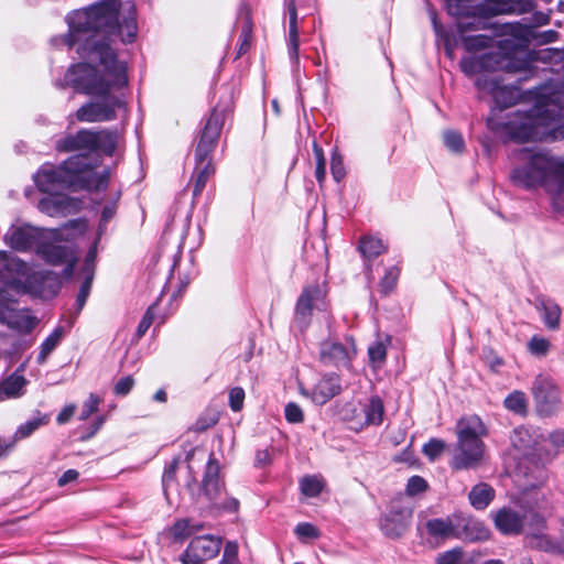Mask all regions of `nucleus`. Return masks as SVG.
<instances>
[{
  "instance_id": "nucleus-1",
  "label": "nucleus",
  "mask_w": 564,
  "mask_h": 564,
  "mask_svg": "<svg viewBox=\"0 0 564 564\" xmlns=\"http://www.w3.org/2000/svg\"><path fill=\"white\" fill-rule=\"evenodd\" d=\"M120 0H101L66 15L68 34L65 44L84 59H97L109 75L107 79L99 69L87 62L72 65L64 80L76 91L93 96L108 97L112 88L128 85V67L118 59L111 42L120 37L123 44L133 43L138 35L137 8L127 2L122 20H119Z\"/></svg>"
},
{
  "instance_id": "nucleus-2",
  "label": "nucleus",
  "mask_w": 564,
  "mask_h": 564,
  "mask_svg": "<svg viewBox=\"0 0 564 564\" xmlns=\"http://www.w3.org/2000/svg\"><path fill=\"white\" fill-rule=\"evenodd\" d=\"M551 59V50L525 52L513 41H500L498 48L484 54L479 61L463 59L460 68L464 74L471 76L478 69L488 72H506L509 74H520L518 83L532 78L536 73V67L532 62Z\"/></svg>"
},
{
  "instance_id": "nucleus-3",
  "label": "nucleus",
  "mask_w": 564,
  "mask_h": 564,
  "mask_svg": "<svg viewBox=\"0 0 564 564\" xmlns=\"http://www.w3.org/2000/svg\"><path fill=\"white\" fill-rule=\"evenodd\" d=\"M535 7L534 0H458L456 10H447L455 18L460 33L485 30L487 20L501 14H523Z\"/></svg>"
},
{
  "instance_id": "nucleus-4",
  "label": "nucleus",
  "mask_w": 564,
  "mask_h": 564,
  "mask_svg": "<svg viewBox=\"0 0 564 564\" xmlns=\"http://www.w3.org/2000/svg\"><path fill=\"white\" fill-rule=\"evenodd\" d=\"M521 154L527 165L512 171L511 178L516 185L525 188L545 186L557 195L564 193V162L529 149H523Z\"/></svg>"
},
{
  "instance_id": "nucleus-5",
  "label": "nucleus",
  "mask_w": 564,
  "mask_h": 564,
  "mask_svg": "<svg viewBox=\"0 0 564 564\" xmlns=\"http://www.w3.org/2000/svg\"><path fill=\"white\" fill-rule=\"evenodd\" d=\"M87 166L83 155H70L58 165L44 163L34 174L33 180L42 193L63 189L79 192L88 185L85 177Z\"/></svg>"
},
{
  "instance_id": "nucleus-6",
  "label": "nucleus",
  "mask_w": 564,
  "mask_h": 564,
  "mask_svg": "<svg viewBox=\"0 0 564 564\" xmlns=\"http://www.w3.org/2000/svg\"><path fill=\"white\" fill-rule=\"evenodd\" d=\"M120 133L116 128L89 129L82 128L75 133H67L55 143L59 153H75L89 160L93 153L112 156L117 150Z\"/></svg>"
},
{
  "instance_id": "nucleus-7",
  "label": "nucleus",
  "mask_w": 564,
  "mask_h": 564,
  "mask_svg": "<svg viewBox=\"0 0 564 564\" xmlns=\"http://www.w3.org/2000/svg\"><path fill=\"white\" fill-rule=\"evenodd\" d=\"M456 454L452 462L455 470L471 469L479 465L485 453L481 437L488 435L482 420L474 414L458 420Z\"/></svg>"
},
{
  "instance_id": "nucleus-8",
  "label": "nucleus",
  "mask_w": 564,
  "mask_h": 564,
  "mask_svg": "<svg viewBox=\"0 0 564 564\" xmlns=\"http://www.w3.org/2000/svg\"><path fill=\"white\" fill-rule=\"evenodd\" d=\"M235 110L234 89L226 86L221 89V94L217 104L213 107L209 116L203 123L198 132L197 143L194 149V156L204 159L213 156L217 148L225 120L228 116H232Z\"/></svg>"
},
{
  "instance_id": "nucleus-9",
  "label": "nucleus",
  "mask_w": 564,
  "mask_h": 564,
  "mask_svg": "<svg viewBox=\"0 0 564 564\" xmlns=\"http://www.w3.org/2000/svg\"><path fill=\"white\" fill-rule=\"evenodd\" d=\"M220 466L218 460L212 454L206 464L200 491L208 502V508L217 512H237L239 510V500L234 497H227L224 481L220 477Z\"/></svg>"
},
{
  "instance_id": "nucleus-10",
  "label": "nucleus",
  "mask_w": 564,
  "mask_h": 564,
  "mask_svg": "<svg viewBox=\"0 0 564 564\" xmlns=\"http://www.w3.org/2000/svg\"><path fill=\"white\" fill-rule=\"evenodd\" d=\"M553 116L549 110H542L541 107H536V113L533 119H529L524 122L506 121L503 123H497L492 118H488L487 123L490 129L498 130L502 128L516 142H528L543 140V133L540 131L541 124H546L547 120H553Z\"/></svg>"
},
{
  "instance_id": "nucleus-11",
  "label": "nucleus",
  "mask_w": 564,
  "mask_h": 564,
  "mask_svg": "<svg viewBox=\"0 0 564 564\" xmlns=\"http://www.w3.org/2000/svg\"><path fill=\"white\" fill-rule=\"evenodd\" d=\"M531 394L539 416L550 417L556 414L561 405V392L552 378L538 375L532 382Z\"/></svg>"
},
{
  "instance_id": "nucleus-12",
  "label": "nucleus",
  "mask_w": 564,
  "mask_h": 564,
  "mask_svg": "<svg viewBox=\"0 0 564 564\" xmlns=\"http://www.w3.org/2000/svg\"><path fill=\"white\" fill-rule=\"evenodd\" d=\"M101 101H88L82 105L75 112V119L78 122H106L117 118V108L123 105V101L117 97L108 95L100 97Z\"/></svg>"
},
{
  "instance_id": "nucleus-13",
  "label": "nucleus",
  "mask_w": 564,
  "mask_h": 564,
  "mask_svg": "<svg viewBox=\"0 0 564 564\" xmlns=\"http://www.w3.org/2000/svg\"><path fill=\"white\" fill-rule=\"evenodd\" d=\"M501 78L488 74L477 76L475 86L479 91L490 95L499 109H507L517 104L520 90L516 86L502 85Z\"/></svg>"
},
{
  "instance_id": "nucleus-14",
  "label": "nucleus",
  "mask_w": 564,
  "mask_h": 564,
  "mask_svg": "<svg viewBox=\"0 0 564 564\" xmlns=\"http://www.w3.org/2000/svg\"><path fill=\"white\" fill-rule=\"evenodd\" d=\"M413 510L401 500H392L387 513L382 514L379 525L383 534L390 539L402 536L409 529Z\"/></svg>"
},
{
  "instance_id": "nucleus-15",
  "label": "nucleus",
  "mask_w": 564,
  "mask_h": 564,
  "mask_svg": "<svg viewBox=\"0 0 564 564\" xmlns=\"http://www.w3.org/2000/svg\"><path fill=\"white\" fill-rule=\"evenodd\" d=\"M356 356V348L351 339V349L340 341L325 339L319 344L318 361L323 367L339 369L350 368L351 360Z\"/></svg>"
},
{
  "instance_id": "nucleus-16",
  "label": "nucleus",
  "mask_w": 564,
  "mask_h": 564,
  "mask_svg": "<svg viewBox=\"0 0 564 564\" xmlns=\"http://www.w3.org/2000/svg\"><path fill=\"white\" fill-rule=\"evenodd\" d=\"M490 536V530L480 520L455 513V539L468 542L486 541Z\"/></svg>"
},
{
  "instance_id": "nucleus-17",
  "label": "nucleus",
  "mask_w": 564,
  "mask_h": 564,
  "mask_svg": "<svg viewBox=\"0 0 564 564\" xmlns=\"http://www.w3.org/2000/svg\"><path fill=\"white\" fill-rule=\"evenodd\" d=\"M343 391L341 378L338 373L328 372L322 376L313 387L311 399L315 404L324 405Z\"/></svg>"
},
{
  "instance_id": "nucleus-18",
  "label": "nucleus",
  "mask_w": 564,
  "mask_h": 564,
  "mask_svg": "<svg viewBox=\"0 0 564 564\" xmlns=\"http://www.w3.org/2000/svg\"><path fill=\"white\" fill-rule=\"evenodd\" d=\"M494 523L503 535H519L523 532L524 516L510 507H502L495 512Z\"/></svg>"
},
{
  "instance_id": "nucleus-19",
  "label": "nucleus",
  "mask_w": 564,
  "mask_h": 564,
  "mask_svg": "<svg viewBox=\"0 0 564 564\" xmlns=\"http://www.w3.org/2000/svg\"><path fill=\"white\" fill-rule=\"evenodd\" d=\"M41 238L36 228L24 225L13 227L6 235V242L14 250L25 252L37 246Z\"/></svg>"
},
{
  "instance_id": "nucleus-20",
  "label": "nucleus",
  "mask_w": 564,
  "mask_h": 564,
  "mask_svg": "<svg viewBox=\"0 0 564 564\" xmlns=\"http://www.w3.org/2000/svg\"><path fill=\"white\" fill-rule=\"evenodd\" d=\"M25 288L39 295H44L46 292L55 295L61 289V280L57 273L51 270H43L28 275Z\"/></svg>"
},
{
  "instance_id": "nucleus-21",
  "label": "nucleus",
  "mask_w": 564,
  "mask_h": 564,
  "mask_svg": "<svg viewBox=\"0 0 564 564\" xmlns=\"http://www.w3.org/2000/svg\"><path fill=\"white\" fill-rule=\"evenodd\" d=\"M326 296V291L318 284H311L303 288L295 305V314L302 319L312 316L314 306Z\"/></svg>"
},
{
  "instance_id": "nucleus-22",
  "label": "nucleus",
  "mask_w": 564,
  "mask_h": 564,
  "mask_svg": "<svg viewBox=\"0 0 564 564\" xmlns=\"http://www.w3.org/2000/svg\"><path fill=\"white\" fill-rule=\"evenodd\" d=\"M195 166L191 176L193 182V199L199 197L206 187L208 180L216 173V165L213 156L198 159L194 156Z\"/></svg>"
},
{
  "instance_id": "nucleus-23",
  "label": "nucleus",
  "mask_w": 564,
  "mask_h": 564,
  "mask_svg": "<svg viewBox=\"0 0 564 564\" xmlns=\"http://www.w3.org/2000/svg\"><path fill=\"white\" fill-rule=\"evenodd\" d=\"M186 547L192 550L203 560L210 561L219 554L221 540L212 535L195 536Z\"/></svg>"
},
{
  "instance_id": "nucleus-24",
  "label": "nucleus",
  "mask_w": 564,
  "mask_h": 564,
  "mask_svg": "<svg viewBox=\"0 0 564 564\" xmlns=\"http://www.w3.org/2000/svg\"><path fill=\"white\" fill-rule=\"evenodd\" d=\"M36 251L46 263L52 265L64 264L74 253L70 247L53 242L41 243L37 246Z\"/></svg>"
},
{
  "instance_id": "nucleus-25",
  "label": "nucleus",
  "mask_w": 564,
  "mask_h": 564,
  "mask_svg": "<svg viewBox=\"0 0 564 564\" xmlns=\"http://www.w3.org/2000/svg\"><path fill=\"white\" fill-rule=\"evenodd\" d=\"M286 9L289 13V52L291 57L297 58L300 51V29L295 0H288Z\"/></svg>"
},
{
  "instance_id": "nucleus-26",
  "label": "nucleus",
  "mask_w": 564,
  "mask_h": 564,
  "mask_svg": "<svg viewBox=\"0 0 564 564\" xmlns=\"http://www.w3.org/2000/svg\"><path fill=\"white\" fill-rule=\"evenodd\" d=\"M85 163L87 166L86 175L88 185L86 188H80V191H87V192H98V191H106L109 181L111 177V170L110 167H105L100 174L95 173L96 165L93 164L89 160L85 159Z\"/></svg>"
},
{
  "instance_id": "nucleus-27",
  "label": "nucleus",
  "mask_w": 564,
  "mask_h": 564,
  "mask_svg": "<svg viewBox=\"0 0 564 564\" xmlns=\"http://www.w3.org/2000/svg\"><path fill=\"white\" fill-rule=\"evenodd\" d=\"M495 497V489L486 482H479L475 485L468 494L469 503L476 510H485L491 503Z\"/></svg>"
},
{
  "instance_id": "nucleus-28",
  "label": "nucleus",
  "mask_w": 564,
  "mask_h": 564,
  "mask_svg": "<svg viewBox=\"0 0 564 564\" xmlns=\"http://www.w3.org/2000/svg\"><path fill=\"white\" fill-rule=\"evenodd\" d=\"M426 531L433 538L447 540L455 538V514L452 518H434L426 521Z\"/></svg>"
},
{
  "instance_id": "nucleus-29",
  "label": "nucleus",
  "mask_w": 564,
  "mask_h": 564,
  "mask_svg": "<svg viewBox=\"0 0 564 564\" xmlns=\"http://www.w3.org/2000/svg\"><path fill=\"white\" fill-rule=\"evenodd\" d=\"M253 39V21L250 11H246L242 17L241 30L238 39V48L235 59L241 58L252 46Z\"/></svg>"
},
{
  "instance_id": "nucleus-30",
  "label": "nucleus",
  "mask_w": 564,
  "mask_h": 564,
  "mask_svg": "<svg viewBox=\"0 0 564 564\" xmlns=\"http://www.w3.org/2000/svg\"><path fill=\"white\" fill-rule=\"evenodd\" d=\"M364 258L373 260L388 251V245L375 236H364L359 240L358 247Z\"/></svg>"
},
{
  "instance_id": "nucleus-31",
  "label": "nucleus",
  "mask_w": 564,
  "mask_h": 564,
  "mask_svg": "<svg viewBox=\"0 0 564 564\" xmlns=\"http://www.w3.org/2000/svg\"><path fill=\"white\" fill-rule=\"evenodd\" d=\"M364 413L366 425H381L384 416V404L382 399L377 394L371 395L368 403L364 408Z\"/></svg>"
},
{
  "instance_id": "nucleus-32",
  "label": "nucleus",
  "mask_w": 564,
  "mask_h": 564,
  "mask_svg": "<svg viewBox=\"0 0 564 564\" xmlns=\"http://www.w3.org/2000/svg\"><path fill=\"white\" fill-rule=\"evenodd\" d=\"M299 487L306 498H316L325 489L326 482L319 475H305L299 480Z\"/></svg>"
},
{
  "instance_id": "nucleus-33",
  "label": "nucleus",
  "mask_w": 564,
  "mask_h": 564,
  "mask_svg": "<svg viewBox=\"0 0 564 564\" xmlns=\"http://www.w3.org/2000/svg\"><path fill=\"white\" fill-rule=\"evenodd\" d=\"M503 406L521 417H525L529 413L528 399L521 390L510 392L503 400Z\"/></svg>"
},
{
  "instance_id": "nucleus-34",
  "label": "nucleus",
  "mask_w": 564,
  "mask_h": 564,
  "mask_svg": "<svg viewBox=\"0 0 564 564\" xmlns=\"http://www.w3.org/2000/svg\"><path fill=\"white\" fill-rule=\"evenodd\" d=\"M511 444L512 446L521 452H529L534 447V440L529 431V429L524 426H518L513 430L511 434Z\"/></svg>"
},
{
  "instance_id": "nucleus-35",
  "label": "nucleus",
  "mask_w": 564,
  "mask_h": 564,
  "mask_svg": "<svg viewBox=\"0 0 564 564\" xmlns=\"http://www.w3.org/2000/svg\"><path fill=\"white\" fill-rule=\"evenodd\" d=\"M63 336V328H55L42 343L40 352L37 355L36 361L39 365L45 364L48 355L55 350L57 345L59 344Z\"/></svg>"
},
{
  "instance_id": "nucleus-36",
  "label": "nucleus",
  "mask_w": 564,
  "mask_h": 564,
  "mask_svg": "<svg viewBox=\"0 0 564 564\" xmlns=\"http://www.w3.org/2000/svg\"><path fill=\"white\" fill-rule=\"evenodd\" d=\"M400 273L401 268L398 265H393L386 270L384 275L380 279L378 283V291L382 296H387L392 291L395 290Z\"/></svg>"
},
{
  "instance_id": "nucleus-37",
  "label": "nucleus",
  "mask_w": 564,
  "mask_h": 564,
  "mask_svg": "<svg viewBox=\"0 0 564 564\" xmlns=\"http://www.w3.org/2000/svg\"><path fill=\"white\" fill-rule=\"evenodd\" d=\"M202 529L203 524H192L189 519H181L171 527L170 532L175 541H184Z\"/></svg>"
},
{
  "instance_id": "nucleus-38",
  "label": "nucleus",
  "mask_w": 564,
  "mask_h": 564,
  "mask_svg": "<svg viewBox=\"0 0 564 564\" xmlns=\"http://www.w3.org/2000/svg\"><path fill=\"white\" fill-rule=\"evenodd\" d=\"M542 310H543V321H544L545 326L551 330L557 329L560 327V321H561L560 306L554 303H543Z\"/></svg>"
},
{
  "instance_id": "nucleus-39",
  "label": "nucleus",
  "mask_w": 564,
  "mask_h": 564,
  "mask_svg": "<svg viewBox=\"0 0 564 564\" xmlns=\"http://www.w3.org/2000/svg\"><path fill=\"white\" fill-rule=\"evenodd\" d=\"M457 32L462 35V43L467 52H478L486 48L490 42V37L484 34L465 35L466 32Z\"/></svg>"
},
{
  "instance_id": "nucleus-40",
  "label": "nucleus",
  "mask_w": 564,
  "mask_h": 564,
  "mask_svg": "<svg viewBox=\"0 0 564 564\" xmlns=\"http://www.w3.org/2000/svg\"><path fill=\"white\" fill-rule=\"evenodd\" d=\"M219 415L214 410H206L193 424V431L203 433L218 423Z\"/></svg>"
},
{
  "instance_id": "nucleus-41",
  "label": "nucleus",
  "mask_w": 564,
  "mask_h": 564,
  "mask_svg": "<svg viewBox=\"0 0 564 564\" xmlns=\"http://www.w3.org/2000/svg\"><path fill=\"white\" fill-rule=\"evenodd\" d=\"M367 352L369 362L373 368L380 367L387 359V346L381 340L371 344Z\"/></svg>"
},
{
  "instance_id": "nucleus-42",
  "label": "nucleus",
  "mask_w": 564,
  "mask_h": 564,
  "mask_svg": "<svg viewBox=\"0 0 564 564\" xmlns=\"http://www.w3.org/2000/svg\"><path fill=\"white\" fill-rule=\"evenodd\" d=\"M50 422V415L43 414L41 416L34 417L32 420L26 421L24 424L20 425L17 434L21 438L29 437L33 432H35L40 426L46 425Z\"/></svg>"
},
{
  "instance_id": "nucleus-43",
  "label": "nucleus",
  "mask_w": 564,
  "mask_h": 564,
  "mask_svg": "<svg viewBox=\"0 0 564 564\" xmlns=\"http://www.w3.org/2000/svg\"><path fill=\"white\" fill-rule=\"evenodd\" d=\"M313 152L316 160L315 177L319 184H323L326 177V159L323 148L316 142H313Z\"/></svg>"
},
{
  "instance_id": "nucleus-44",
  "label": "nucleus",
  "mask_w": 564,
  "mask_h": 564,
  "mask_svg": "<svg viewBox=\"0 0 564 564\" xmlns=\"http://www.w3.org/2000/svg\"><path fill=\"white\" fill-rule=\"evenodd\" d=\"M444 143L447 149L455 153H462L465 149V141L462 133L455 130L444 132Z\"/></svg>"
},
{
  "instance_id": "nucleus-45",
  "label": "nucleus",
  "mask_w": 564,
  "mask_h": 564,
  "mask_svg": "<svg viewBox=\"0 0 564 564\" xmlns=\"http://www.w3.org/2000/svg\"><path fill=\"white\" fill-rule=\"evenodd\" d=\"M181 460V455H177L173 457L172 460L165 466L162 475V485L164 488L170 487L176 482V474L180 468Z\"/></svg>"
},
{
  "instance_id": "nucleus-46",
  "label": "nucleus",
  "mask_w": 564,
  "mask_h": 564,
  "mask_svg": "<svg viewBox=\"0 0 564 564\" xmlns=\"http://www.w3.org/2000/svg\"><path fill=\"white\" fill-rule=\"evenodd\" d=\"M429 482L419 475H414L409 478L405 492L410 497H415L417 495L424 494L429 490Z\"/></svg>"
},
{
  "instance_id": "nucleus-47",
  "label": "nucleus",
  "mask_w": 564,
  "mask_h": 564,
  "mask_svg": "<svg viewBox=\"0 0 564 564\" xmlns=\"http://www.w3.org/2000/svg\"><path fill=\"white\" fill-rule=\"evenodd\" d=\"M0 265L4 270L14 271L17 273H24L26 264L19 258H12L7 251H0Z\"/></svg>"
},
{
  "instance_id": "nucleus-48",
  "label": "nucleus",
  "mask_w": 564,
  "mask_h": 564,
  "mask_svg": "<svg viewBox=\"0 0 564 564\" xmlns=\"http://www.w3.org/2000/svg\"><path fill=\"white\" fill-rule=\"evenodd\" d=\"M330 173L333 178L339 183L346 176L343 155L334 150L330 158Z\"/></svg>"
},
{
  "instance_id": "nucleus-49",
  "label": "nucleus",
  "mask_w": 564,
  "mask_h": 564,
  "mask_svg": "<svg viewBox=\"0 0 564 564\" xmlns=\"http://www.w3.org/2000/svg\"><path fill=\"white\" fill-rule=\"evenodd\" d=\"M550 346L549 339L533 336L528 343V350L534 356L542 357L549 352Z\"/></svg>"
},
{
  "instance_id": "nucleus-50",
  "label": "nucleus",
  "mask_w": 564,
  "mask_h": 564,
  "mask_svg": "<svg viewBox=\"0 0 564 564\" xmlns=\"http://www.w3.org/2000/svg\"><path fill=\"white\" fill-rule=\"evenodd\" d=\"M464 553L460 547H454L449 551L440 553L435 558V564H463Z\"/></svg>"
},
{
  "instance_id": "nucleus-51",
  "label": "nucleus",
  "mask_w": 564,
  "mask_h": 564,
  "mask_svg": "<svg viewBox=\"0 0 564 564\" xmlns=\"http://www.w3.org/2000/svg\"><path fill=\"white\" fill-rule=\"evenodd\" d=\"M445 449V443L438 438H431L423 445L422 452L430 459L435 460Z\"/></svg>"
},
{
  "instance_id": "nucleus-52",
  "label": "nucleus",
  "mask_w": 564,
  "mask_h": 564,
  "mask_svg": "<svg viewBox=\"0 0 564 564\" xmlns=\"http://www.w3.org/2000/svg\"><path fill=\"white\" fill-rule=\"evenodd\" d=\"M26 380L22 376L10 377L3 383V391L7 397L19 395L21 389L24 387Z\"/></svg>"
},
{
  "instance_id": "nucleus-53",
  "label": "nucleus",
  "mask_w": 564,
  "mask_h": 564,
  "mask_svg": "<svg viewBox=\"0 0 564 564\" xmlns=\"http://www.w3.org/2000/svg\"><path fill=\"white\" fill-rule=\"evenodd\" d=\"M285 420L291 424H300L304 422V412L295 402H289L284 409Z\"/></svg>"
},
{
  "instance_id": "nucleus-54",
  "label": "nucleus",
  "mask_w": 564,
  "mask_h": 564,
  "mask_svg": "<svg viewBox=\"0 0 564 564\" xmlns=\"http://www.w3.org/2000/svg\"><path fill=\"white\" fill-rule=\"evenodd\" d=\"M154 317H155L154 305H150L147 308L144 315L142 316V318L137 327L135 336L138 339L142 338L145 335V333L148 332L150 326L153 324Z\"/></svg>"
},
{
  "instance_id": "nucleus-55",
  "label": "nucleus",
  "mask_w": 564,
  "mask_h": 564,
  "mask_svg": "<svg viewBox=\"0 0 564 564\" xmlns=\"http://www.w3.org/2000/svg\"><path fill=\"white\" fill-rule=\"evenodd\" d=\"M101 400L98 395L90 393L88 400L83 404V409L79 414V420L85 421L90 415L98 411Z\"/></svg>"
},
{
  "instance_id": "nucleus-56",
  "label": "nucleus",
  "mask_w": 564,
  "mask_h": 564,
  "mask_svg": "<svg viewBox=\"0 0 564 564\" xmlns=\"http://www.w3.org/2000/svg\"><path fill=\"white\" fill-rule=\"evenodd\" d=\"M134 383L135 381L132 376L122 377L113 386V393L118 397H126L131 392Z\"/></svg>"
},
{
  "instance_id": "nucleus-57",
  "label": "nucleus",
  "mask_w": 564,
  "mask_h": 564,
  "mask_svg": "<svg viewBox=\"0 0 564 564\" xmlns=\"http://www.w3.org/2000/svg\"><path fill=\"white\" fill-rule=\"evenodd\" d=\"M93 282L90 281V278L84 279L79 292L76 297V314L78 315L82 310L84 308L86 301L89 296L90 290H91Z\"/></svg>"
},
{
  "instance_id": "nucleus-58",
  "label": "nucleus",
  "mask_w": 564,
  "mask_h": 564,
  "mask_svg": "<svg viewBox=\"0 0 564 564\" xmlns=\"http://www.w3.org/2000/svg\"><path fill=\"white\" fill-rule=\"evenodd\" d=\"M219 564H239L238 544L236 542L229 541L226 543Z\"/></svg>"
},
{
  "instance_id": "nucleus-59",
  "label": "nucleus",
  "mask_w": 564,
  "mask_h": 564,
  "mask_svg": "<svg viewBox=\"0 0 564 564\" xmlns=\"http://www.w3.org/2000/svg\"><path fill=\"white\" fill-rule=\"evenodd\" d=\"M245 390L241 387H234L229 391V406L234 412H238L243 408Z\"/></svg>"
},
{
  "instance_id": "nucleus-60",
  "label": "nucleus",
  "mask_w": 564,
  "mask_h": 564,
  "mask_svg": "<svg viewBox=\"0 0 564 564\" xmlns=\"http://www.w3.org/2000/svg\"><path fill=\"white\" fill-rule=\"evenodd\" d=\"M295 533L301 538L317 539L318 529L310 522H301L295 527Z\"/></svg>"
},
{
  "instance_id": "nucleus-61",
  "label": "nucleus",
  "mask_w": 564,
  "mask_h": 564,
  "mask_svg": "<svg viewBox=\"0 0 564 564\" xmlns=\"http://www.w3.org/2000/svg\"><path fill=\"white\" fill-rule=\"evenodd\" d=\"M105 423V416H97L93 423L86 429V431L79 436V441L87 442L93 438Z\"/></svg>"
},
{
  "instance_id": "nucleus-62",
  "label": "nucleus",
  "mask_w": 564,
  "mask_h": 564,
  "mask_svg": "<svg viewBox=\"0 0 564 564\" xmlns=\"http://www.w3.org/2000/svg\"><path fill=\"white\" fill-rule=\"evenodd\" d=\"M182 564H206L207 560H203L189 549H185L180 557Z\"/></svg>"
},
{
  "instance_id": "nucleus-63",
  "label": "nucleus",
  "mask_w": 564,
  "mask_h": 564,
  "mask_svg": "<svg viewBox=\"0 0 564 564\" xmlns=\"http://www.w3.org/2000/svg\"><path fill=\"white\" fill-rule=\"evenodd\" d=\"M549 441L557 451H564V431L555 430L549 435Z\"/></svg>"
},
{
  "instance_id": "nucleus-64",
  "label": "nucleus",
  "mask_w": 564,
  "mask_h": 564,
  "mask_svg": "<svg viewBox=\"0 0 564 564\" xmlns=\"http://www.w3.org/2000/svg\"><path fill=\"white\" fill-rule=\"evenodd\" d=\"M75 405L74 404H68V405H65L61 412L58 413L57 417H56V422L58 424H65L67 423L74 415L75 413Z\"/></svg>"
}]
</instances>
